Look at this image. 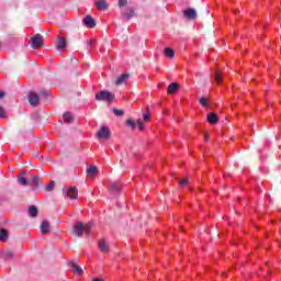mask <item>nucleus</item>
<instances>
[{
  "instance_id": "nucleus-13",
  "label": "nucleus",
  "mask_w": 281,
  "mask_h": 281,
  "mask_svg": "<svg viewBox=\"0 0 281 281\" xmlns=\"http://www.w3.org/2000/svg\"><path fill=\"white\" fill-rule=\"evenodd\" d=\"M206 120L209 124H217L218 115H216L215 113H209Z\"/></svg>"
},
{
  "instance_id": "nucleus-27",
  "label": "nucleus",
  "mask_w": 281,
  "mask_h": 281,
  "mask_svg": "<svg viewBox=\"0 0 281 281\" xmlns=\"http://www.w3.org/2000/svg\"><path fill=\"white\" fill-rule=\"evenodd\" d=\"M215 82L217 85H221V82H223V75L221 74V71L215 72Z\"/></svg>"
},
{
  "instance_id": "nucleus-34",
  "label": "nucleus",
  "mask_w": 281,
  "mask_h": 281,
  "mask_svg": "<svg viewBox=\"0 0 281 281\" xmlns=\"http://www.w3.org/2000/svg\"><path fill=\"white\" fill-rule=\"evenodd\" d=\"M143 120H144V122H149L150 121V115L143 114Z\"/></svg>"
},
{
  "instance_id": "nucleus-25",
  "label": "nucleus",
  "mask_w": 281,
  "mask_h": 281,
  "mask_svg": "<svg viewBox=\"0 0 281 281\" xmlns=\"http://www.w3.org/2000/svg\"><path fill=\"white\" fill-rule=\"evenodd\" d=\"M126 80H128V75L127 74L121 75L116 79V85H123V82H126Z\"/></svg>"
},
{
  "instance_id": "nucleus-21",
  "label": "nucleus",
  "mask_w": 281,
  "mask_h": 281,
  "mask_svg": "<svg viewBox=\"0 0 281 281\" xmlns=\"http://www.w3.org/2000/svg\"><path fill=\"white\" fill-rule=\"evenodd\" d=\"M87 173H88V177H95V175H98V167H95V166H90V167L87 169Z\"/></svg>"
},
{
  "instance_id": "nucleus-29",
  "label": "nucleus",
  "mask_w": 281,
  "mask_h": 281,
  "mask_svg": "<svg viewBox=\"0 0 281 281\" xmlns=\"http://www.w3.org/2000/svg\"><path fill=\"white\" fill-rule=\"evenodd\" d=\"M54 186H55V182H54V181H50V182L46 186V192H52V190H54Z\"/></svg>"
},
{
  "instance_id": "nucleus-5",
  "label": "nucleus",
  "mask_w": 281,
  "mask_h": 281,
  "mask_svg": "<svg viewBox=\"0 0 281 281\" xmlns=\"http://www.w3.org/2000/svg\"><path fill=\"white\" fill-rule=\"evenodd\" d=\"M64 196L72 200L78 199V189L76 187H69L64 189Z\"/></svg>"
},
{
  "instance_id": "nucleus-36",
  "label": "nucleus",
  "mask_w": 281,
  "mask_h": 281,
  "mask_svg": "<svg viewBox=\"0 0 281 281\" xmlns=\"http://www.w3.org/2000/svg\"><path fill=\"white\" fill-rule=\"evenodd\" d=\"M5 95L3 91H0V100Z\"/></svg>"
},
{
  "instance_id": "nucleus-37",
  "label": "nucleus",
  "mask_w": 281,
  "mask_h": 281,
  "mask_svg": "<svg viewBox=\"0 0 281 281\" xmlns=\"http://www.w3.org/2000/svg\"><path fill=\"white\" fill-rule=\"evenodd\" d=\"M92 281H104V279L94 278V279H92Z\"/></svg>"
},
{
  "instance_id": "nucleus-23",
  "label": "nucleus",
  "mask_w": 281,
  "mask_h": 281,
  "mask_svg": "<svg viewBox=\"0 0 281 281\" xmlns=\"http://www.w3.org/2000/svg\"><path fill=\"white\" fill-rule=\"evenodd\" d=\"M109 188L114 193L120 192V190H122V187L119 184V182H111Z\"/></svg>"
},
{
  "instance_id": "nucleus-12",
  "label": "nucleus",
  "mask_w": 281,
  "mask_h": 281,
  "mask_svg": "<svg viewBox=\"0 0 281 281\" xmlns=\"http://www.w3.org/2000/svg\"><path fill=\"white\" fill-rule=\"evenodd\" d=\"M83 24L86 27H93L95 25V20H93V18H91L90 15H87L83 19Z\"/></svg>"
},
{
  "instance_id": "nucleus-30",
  "label": "nucleus",
  "mask_w": 281,
  "mask_h": 281,
  "mask_svg": "<svg viewBox=\"0 0 281 281\" xmlns=\"http://www.w3.org/2000/svg\"><path fill=\"white\" fill-rule=\"evenodd\" d=\"M113 113H114V115H116L117 117H122V115H124V111L117 110V109H114V110H113Z\"/></svg>"
},
{
  "instance_id": "nucleus-7",
  "label": "nucleus",
  "mask_w": 281,
  "mask_h": 281,
  "mask_svg": "<svg viewBox=\"0 0 281 281\" xmlns=\"http://www.w3.org/2000/svg\"><path fill=\"white\" fill-rule=\"evenodd\" d=\"M126 124L131 126L132 131H135L136 126H138L139 131H144V121L142 119H138L136 122L130 119L126 121Z\"/></svg>"
},
{
  "instance_id": "nucleus-32",
  "label": "nucleus",
  "mask_w": 281,
  "mask_h": 281,
  "mask_svg": "<svg viewBox=\"0 0 281 281\" xmlns=\"http://www.w3.org/2000/svg\"><path fill=\"white\" fill-rule=\"evenodd\" d=\"M186 186H188V179H182L180 180V188H186Z\"/></svg>"
},
{
  "instance_id": "nucleus-28",
  "label": "nucleus",
  "mask_w": 281,
  "mask_h": 281,
  "mask_svg": "<svg viewBox=\"0 0 281 281\" xmlns=\"http://www.w3.org/2000/svg\"><path fill=\"white\" fill-rule=\"evenodd\" d=\"M200 104L202 106H204V109H207L210 106V102H207V99L206 98H201L200 99Z\"/></svg>"
},
{
  "instance_id": "nucleus-4",
  "label": "nucleus",
  "mask_w": 281,
  "mask_h": 281,
  "mask_svg": "<svg viewBox=\"0 0 281 281\" xmlns=\"http://www.w3.org/2000/svg\"><path fill=\"white\" fill-rule=\"evenodd\" d=\"M29 43L33 49H40V47H43V36L41 34H36L31 37Z\"/></svg>"
},
{
  "instance_id": "nucleus-6",
  "label": "nucleus",
  "mask_w": 281,
  "mask_h": 281,
  "mask_svg": "<svg viewBox=\"0 0 281 281\" xmlns=\"http://www.w3.org/2000/svg\"><path fill=\"white\" fill-rule=\"evenodd\" d=\"M111 137V130L106 126H102L98 132H97V138L98 139H109Z\"/></svg>"
},
{
  "instance_id": "nucleus-31",
  "label": "nucleus",
  "mask_w": 281,
  "mask_h": 281,
  "mask_svg": "<svg viewBox=\"0 0 281 281\" xmlns=\"http://www.w3.org/2000/svg\"><path fill=\"white\" fill-rule=\"evenodd\" d=\"M128 3V0H119V7L124 8Z\"/></svg>"
},
{
  "instance_id": "nucleus-20",
  "label": "nucleus",
  "mask_w": 281,
  "mask_h": 281,
  "mask_svg": "<svg viewBox=\"0 0 281 281\" xmlns=\"http://www.w3.org/2000/svg\"><path fill=\"white\" fill-rule=\"evenodd\" d=\"M71 269L76 276H82V273H83L82 268L80 266H78L77 263H72Z\"/></svg>"
},
{
  "instance_id": "nucleus-19",
  "label": "nucleus",
  "mask_w": 281,
  "mask_h": 281,
  "mask_svg": "<svg viewBox=\"0 0 281 281\" xmlns=\"http://www.w3.org/2000/svg\"><path fill=\"white\" fill-rule=\"evenodd\" d=\"M29 216H31L32 218L38 216V209H36V206L34 205L29 206Z\"/></svg>"
},
{
  "instance_id": "nucleus-24",
  "label": "nucleus",
  "mask_w": 281,
  "mask_h": 281,
  "mask_svg": "<svg viewBox=\"0 0 281 281\" xmlns=\"http://www.w3.org/2000/svg\"><path fill=\"white\" fill-rule=\"evenodd\" d=\"M8 231L5 228H1L0 229V240L1 243H5V240H8Z\"/></svg>"
},
{
  "instance_id": "nucleus-33",
  "label": "nucleus",
  "mask_w": 281,
  "mask_h": 281,
  "mask_svg": "<svg viewBox=\"0 0 281 281\" xmlns=\"http://www.w3.org/2000/svg\"><path fill=\"white\" fill-rule=\"evenodd\" d=\"M0 117H5V110L0 106Z\"/></svg>"
},
{
  "instance_id": "nucleus-8",
  "label": "nucleus",
  "mask_w": 281,
  "mask_h": 281,
  "mask_svg": "<svg viewBox=\"0 0 281 281\" xmlns=\"http://www.w3.org/2000/svg\"><path fill=\"white\" fill-rule=\"evenodd\" d=\"M122 16L125 21H131L135 16V9L128 8L126 11H122Z\"/></svg>"
},
{
  "instance_id": "nucleus-26",
  "label": "nucleus",
  "mask_w": 281,
  "mask_h": 281,
  "mask_svg": "<svg viewBox=\"0 0 281 281\" xmlns=\"http://www.w3.org/2000/svg\"><path fill=\"white\" fill-rule=\"evenodd\" d=\"M165 56L167 58H175V50L172 48H165Z\"/></svg>"
},
{
  "instance_id": "nucleus-18",
  "label": "nucleus",
  "mask_w": 281,
  "mask_h": 281,
  "mask_svg": "<svg viewBox=\"0 0 281 281\" xmlns=\"http://www.w3.org/2000/svg\"><path fill=\"white\" fill-rule=\"evenodd\" d=\"M95 7L98 10H106V8H109V3H106L105 0H99L95 2Z\"/></svg>"
},
{
  "instance_id": "nucleus-10",
  "label": "nucleus",
  "mask_w": 281,
  "mask_h": 281,
  "mask_svg": "<svg viewBox=\"0 0 281 281\" xmlns=\"http://www.w3.org/2000/svg\"><path fill=\"white\" fill-rule=\"evenodd\" d=\"M99 250L101 254H109L111 251L109 244L104 239L99 240Z\"/></svg>"
},
{
  "instance_id": "nucleus-2",
  "label": "nucleus",
  "mask_w": 281,
  "mask_h": 281,
  "mask_svg": "<svg viewBox=\"0 0 281 281\" xmlns=\"http://www.w3.org/2000/svg\"><path fill=\"white\" fill-rule=\"evenodd\" d=\"M25 175L26 171L25 170H21L20 171V176H18V182L20 186H32V188L36 189L38 188V181H41V179L37 176H33L31 178V180L27 181V179H25Z\"/></svg>"
},
{
  "instance_id": "nucleus-15",
  "label": "nucleus",
  "mask_w": 281,
  "mask_h": 281,
  "mask_svg": "<svg viewBox=\"0 0 281 281\" xmlns=\"http://www.w3.org/2000/svg\"><path fill=\"white\" fill-rule=\"evenodd\" d=\"M178 91H179V85L178 83H171V85H169V87L167 89V92L171 95L177 93Z\"/></svg>"
},
{
  "instance_id": "nucleus-16",
  "label": "nucleus",
  "mask_w": 281,
  "mask_h": 281,
  "mask_svg": "<svg viewBox=\"0 0 281 281\" xmlns=\"http://www.w3.org/2000/svg\"><path fill=\"white\" fill-rule=\"evenodd\" d=\"M49 229H50L49 222L43 221L41 225L42 234H49Z\"/></svg>"
},
{
  "instance_id": "nucleus-11",
  "label": "nucleus",
  "mask_w": 281,
  "mask_h": 281,
  "mask_svg": "<svg viewBox=\"0 0 281 281\" xmlns=\"http://www.w3.org/2000/svg\"><path fill=\"white\" fill-rule=\"evenodd\" d=\"M184 16L189 20H194L196 19V11L194 9H187L183 12Z\"/></svg>"
},
{
  "instance_id": "nucleus-35",
  "label": "nucleus",
  "mask_w": 281,
  "mask_h": 281,
  "mask_svg": "<svg viewBox=\"0 0 281 281\" xmlns=\"http://www.w3.org/2000/svg\"><path fill=\"white\" fill-rule=\"evenodd\" d=\"M42 95H44V98H47V95H49V90H45L42 92Z\"/></svg>"
},
{
  "instance_id": "nucleus-9",
  "label": "nucleus",
  "mask_w": 281,
  "mask_h": 281,
  "mask_svg": "<svg viewBox=\"0 0 281 281\" xmlns=\"http://www.w3.org/2000/svg\"><path fill=\"white\" fill-rule=\"evenodd\" d=\"M40 100L41 99L38 98V94H36V92H31L29 94V101L32 106H38Z\"/></svg>"
},
{
  "instance_id": "nucleus-1",
  "label": "nucleus",
  "mask_w": 281,
  "mask_h": 281,
  "mask_svg": "<svg viewBox=\"0 0 281 281\" xmlns=\"http://www.w3.org/2000/svg\"><path fill=\"white\" fill-rule=\"evenodd\" d=\"M92 227L93 223L91 222L87 223L86 225L82 224V222H77L72 228V234L79 238L82 237L83 234H86V236H90Z\"/></svg>"
},
{
  "instance_id": "nucleus-17",
  "label": "nucleus",
  "mask_w": 281,
  "mask_h": 281,
  "mask_svg": "<svg viewBox=\"0 0 281 281\" xmlns=\"http://www.w3.org/2000/svg\"><path fill=\"white\" fill-rule=\"evenodd\" d=\"M2 257L4 258V260H12V258H14V250L2 251Z\"/></svg>"
},
{
  "instance_id": "nucleus-14",
  "label": "nucleus",
  "mask_w": 281,
  "mask_h": 281,
  "mask_svg": "<svg viewBox=\"0 0 281 281\" xmlns=\"http://www.w3.org/2000/svg\"><path fill=\"white\" fill-rule=\"evenodd\" d=\"M65 47H67V41L65 40V37H58L57 40V49H65Z\"/></svg>"
},
{
  "instance_id": "nucleus-22",
  "label": "nucleus",
  "mask_w": 281,
  "mask_h": 281,
  "mask_svg": "<svg viewBox=\"0 0 281 281\" xmlns=\"http://www.w3.org/2000/svg\"><path fill=\"white\" fill-rule=\"evenodd\" d=\"M64 121L66 124H71V122H74V114H71V112L64 113Z\"/></svg>"
},
{
  "instance_id": "nucleus-3",
  "label": "nucleus",
  "mask_w": 281,
  "mask_h": 281,
  "mask_svg": "<svg viewBox=\"0 0 281 281\" xmlns=\"http://www.w3.org/2000/svg\"><path fill=\"white\" fill-rule=\"evenodd\" d=\"M95 100L108 102V104H111L115 100V94L108 90H101L95 94Z\"/></svg>"
}]
</instances>
